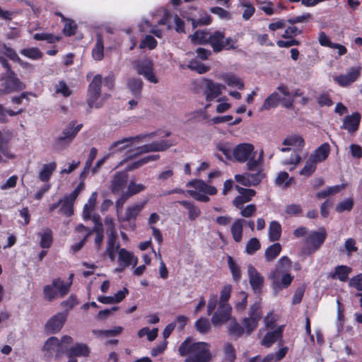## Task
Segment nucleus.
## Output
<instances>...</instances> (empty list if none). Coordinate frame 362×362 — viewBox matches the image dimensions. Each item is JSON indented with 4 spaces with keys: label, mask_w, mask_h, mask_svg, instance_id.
I'll return each instance as SVG.
<instances>
[{
    "label": "nucleus",
    "mask_w": 362,
    "mask_h": 362,
    "mask_svg": "<svg viewBox=\"0 0 362 362\" xmlns=\"http://www.w3.org/2000/svg\"><path fill=\"white\" fill-rule=\"evenodd\" d=\"M67 318V314L58 313L52 316L45 324V329L47 333H58L64 325Z\"/></svg>",
    "instance_id": "nucleus-15"
},
{
    "label": "nucleus",
    "mask_w": 362,
    "mask_h": 362,
    "mask_svg": "<svg viewBox=\"0 0 362 362\" xmlns=\"http://www.w3.org/2000/svg\"><path fill=\"white\" fill-rule=\"evenodd\" d=\"M330 153V146L328 143H324L317 148L310 158L316 163L325 160Z\"/></svg>",
    "instance_id": "nucleus-23"
},
{
    "label": "nucleus",
    "mask_w": 362,
    "mask_h": 362,
    "mask_svg": "<svg viewBox=\"0 0 362 362\" xmlns=\"http://www.w3.org/2000/svg\"><path fill=\"white\" fill-rule=\"evenodd\" d=\"M302 34V30L298 29L296 26L292 25L288 26L285 30L281 37L284 39L293 38L294 37Z\"/></svg>",
    "instance_id": "nucleus-60"
},
{
    "label": "nucleus",
    "mask_w": 362,
    "mask_h": 362,
    "mask_svg": "<svg viewBox=\"0 0 362 362\" xmlns=\"http://www.w3.org/2000/svg\"><path fill=\"white\" fill-rule=\"evenodd\" d=\"M228 334L235 339L240 338L245 333V329L235 319H233L228 327Z\"/></svg>",
    "instance_id": "nucleus-43"
},
{
    "label": "nucleus",
    "mask_w": 362,
    "mask_h": 362,
    "mask_svg": "<svg viewBox=\"0 0 362 362\" xmlns=\"http://www.w3.org/2000/svg\"><path fill=\"white\" fill-rule=\"evenodd\" d=\"M361 119V115L358 112H354L351 115H347L344 119L341 128L347 130L349 133H354L359 127Z\"/></svg>",
    "instance_id": "nucleus-22"
},
{
    "label": "nucleus",
    "mask_w": 362,
    "mask_h": 362,
    "mask_svg": "<svg viewBox=\"0 0 362 362\" xmlns=\"http://www.w3.org/2000/svg\"><path fill=\"white\" fill-rule=\"evenodd\" d=\"M281 246L279 243H275L269 246L264 252V257L267 262L274 261L280 254Z\"/></svg>",
    "instance_id": "nucleus-39"
},
{
    "label": "nucleus",
    "mask_w": 362,
    "mask_h": 362,
    "mask_svg": "<svg viewBox=\"0 0 362 362\" xmlns=\"http://www.w3.org/2000/svg\"><path fill=\"white\" fill-rule=\"evenodd\" d=\"M158 45L157 40L151 35H147L141 41L139 44V48L144 49L147 47L148 49L152 50L154 49Z\"/></svg>",
    "instance_id": "nucleus-50"
},
{
    "label": "nucleus",
    "mask_w": 362,
    "mask_h": 362,
    "mask_svg": "<svg viewBox=\"0 0 362 362\" xmlns=\"http://www.w3.org/2000/svg\"><path fill=\"white\" fill-rule=\"evenodd\" d=\"M236 359L235 349L230 343H227L224 346V361L235 362Z\"/></svg>",
    "instance_id": "nucleus-49"
},
{
    "label": "nucleus",
    "mask_w": 362,
    "mask_h": 362,
    "mask_svg": "<svg viewBox=\"0 0 362 362\" xmlns=\"http://www.w3.org/2000/svg\"><path fill=\"white\" fill-rule=\"evenodd\" d=\"M317 103L320 107H330L333 105V101L328 93H322L317 98Z\"/></svg>",
    "instance_id": "nucleus-62"
},
{
    "label": "nucleus",
    "mask_w": 362,
    "mask_h": 362,
    "mask_svg": "<svg viewBox=\"0 0 362 362\" xmlns=\"http://www.w3.org/2000/svg\"><path fill=\"white\" fill-rule=\"evenodd\" d=\"M25 111V108H19L17 110L6 109L3 105L0 104V123L6 124L8 122L7 115L10 117H14L22 114Z\"/></svg>",
    "instance_id": "nucleus-36"
},
{
    "label": "nucleus",
    "mask_w": 362,
    "mask_h": 362,
    "mask_svg": "<svg viewBox=\"0 0 362 362\" xmlns=\"http://www.w3.org/2000/svg\"><path fill=\"white\" fill-rule=\"evenodd\" d=\"M351 271V268L346 265H338L335 267L334 272L331 275V278L345 282L348 280Z\"/></svg>",
    "instance_id": "nucleus-29"
},
{
    "label": "nucleus",
    "mask_w": 362,
    "mask_h": 362,
    "mask_svg": "<svg viewBox=\"0 0 362 362\" xmlns=\"http://www.w3.org/2000/svg\"><path fill=\"white\" fill-rule=\"evenodd\" d=\"M56 168L57 163L54 161L47 164H43L42 169L39 173V179L42 182H48Z\"/></svg>",
    "instance_id": "nucleus-33"
},
{
    "label": "nucleus",
    "mask_w": 362,
    "mask_h": 362,
    "mask_svg": "<svg viewBox=\"0 0 362 362\" xmlns=\"http://www.w3.org/2000/svg\"><path fill=\"white\" fill-rule=\"evenodd\" d=\"M144 206V204H141L128 206L126 209L124 216L119 217V221L120 222H129L131 228L132 230H135L136 227L135 221L139 213L143 209Z\"/></svg>",
    "instance_id": "nucleus-20"
},
{
    "label": "nucleus",
    "mask_w": 362,
    "mask_h": 362,
    "mask_svg": "<svg viewBox=\"0 0 362 362\" xmlns=\"http://www.w3.org/2000/svg\"><path fill=\"white\" fill-rule=\"evenodd\" d=\"M232 308L230 305L218 304L217 310L213 314L211 321L214 326L226 323L231 317Z\"/></svg>",
    "instance_id": "nucleus-14"
},
{
    "label": "nucleus",
    "mask_w": 362,
    "mask_h": 362,
    "mask_svg": "<svg viewBox=\"0 0 362 362\" xmlns=\"http://www.w3.org/2000/svg\"><path fill=\"white\" fill-rule=\"evenodd\" d=\"M159 158H160V156L158 154L147 156L140 158L138 160L131 163L129 165H127V170H129V171L134 170L135 169H137V168L143 166L144 165H145L149 162L157 160Z\"/></svg>",
    "instance_id": "nucleus-37"
},
{
    "label": "nucleus",
    "mask_w": 362,
    "mask_h": 362,
    "mask_svg": "<svg viewBox=\"0 0 362 362\" xmlns=\"http://www.w3.org/2000/svg\"><path fill=\"white\" fill-rule=\"evenodd\" d=\"M128 180V175L124 171L117 172L111 182V191L113 194L122 192L126 187Z\"/></svg>",
    "instance_id": "nucleus-21"
},
{
    "label": "nucleus",
    "mask_w": 362,
    "mask_h": 362,
    "mask_svg": "<svg viewBox=\"0 0 362 362\" xmlns=\"http://www.w3.org/2000/svg\"><path fill=\"white\" fill-rule=\"evenodd\" d=\"M327 236V234L324 228L309 233L305 240V244L308 246L309 252L313 253L318 250L325 243Z\"/></svg>",
    "instance_id": "nucleus-12"
},
{
    "label": "nucleus",
    "mask_w": 362,
    "mask_h": 362,
    "mask_svg": "<svg viewBox=\"0 0 362 362\" xmlns=\"http://www.w3.org/2000/svg\"><path fill=\"white\" fill-rule=\"evenodd\" d=\"M283 335V327H279L276 329L268 332L261 341V344L264 347H270Z\"/></svg>",
    "instance_id": "nucleus-24"
},
{
    "label": "nucleus",
    "mask_w": 362,
    "mask_h": 362,
    "mask_svg": "<svg viewBox=\"0 0 362 362\" xmlns=\"http://www.w3.org/2000/svg\"><path fill=\"white\" fill-rule=\"evenodd\" d=\"M178 203L188 211V218L190 221L196 220L201 215V210L193 202L187 200L178 201Z\"/></svg>",
    "instance_id": "nucleus-31"
},
{
    "label": "nucleus",
    "mask_w": 362,
    "mask_h": 362,
    "mask_svg": "<svg viewBox=\"0 0 362 362\" xmlns=\"http://www.w3.org/2000/svg\"><path fill=\"white\" fill-rule=\"evenodd\" d=\"M20 53L33 60L40 59L43 57L42 52L37 47L25 48L21 49Z\"/></svg>",
    "instance_id": "nucleus-46"
},
{
    "label": "nucleus",
    "mask_w": 362,
    "mask_h": 362,
    "mask_svg": "<svg viewBox=\"0 0 362 362\" xmlns=\"http://www.w3.org/2000/svg\"><path fill=\"white\" fill-rule=\"evenodd\" d=\"M281 101L279 93L274 92L270 94L264 101L262 105L259 108V111L269 110L272 108H276Z\"/></svg>",
    "instance_id": "nucleus-32"
},
{
    "label": "nucleus",
    "mask_w": 362,
    "mask_h": 362,
    "mask_svg": "<svg viewBox=\"0 0 362 362\" xmlns=\"http://www.w3.org/2000/svg\"><path fill=\"white\" fill-rule=\"evenodd\" d=\"M134 67L138 74L144 76L151 83H157L158 82L154 74L153 64L151 59L146 58L136 60L134 62Z\"/></svg>",
    "instance_id": "nucleus-11"
},
{
    "label": "nucleus",
    "mask_w": 362,
    "mask_h": 362,
    "mask_svg": "<svg viewBox=\"0 0 362 362\" xmlns=\"http://www.w3.org/2000/svg\"><path fill=\"white\" fill-rule=\"evenodd\" d=\"M66 23H65L63 28V33L64 35L71 37L76 34V31L77 30V25L73 20L66 19L65 20Z\"/></svg>",
    "instance_id": "nucleus-57"
},
{
    "label": "nucleus",
    "mask_w": 362,
    "mask_h": 362,
    "mask_svg": "<svg viewBox=\"0 0 362 362\" xmlns=\"http://www.w3.org/2000/svg\"><path fill=\"white\" fill-rule=\"evenodd\" d=\"M2 49L3 53L6 57L14 62H17L20 57L13 48L7 46L6 44H3Z\"/></svg>",
    "instance_id": "nucleus-63"
},
{
    "label": "nucleus",
    "mask_w": 362,
    "mask_h": 362,
    "mask_svg": "<svg viewBox=\"0 0 362 362\" xmlns=\"http://www.w3.org/2000/svg\"><path fill=\"white\" fill-rule=\"evenodd\" d=\"M247 274L252 290L255 294H260L264 286V277L252 264L248 265Z\"/></svg>",
    "instance_id": "nucleus-13"
},
{
    "label": "nucleus",
    "mask_w": 362,
    "mask_h": 362,
    "mask_svg": "<svg viewBox=\"0 0 362 362\" xmlns=\"http://www.w3.org/2000/svg\"><path fill=\"white\" fill-rule=\"evenodd\" d=\"M291 259L286 256L281 257L269 275L274 291L278 292L287 288L291 284L294 276L291 274Z\"/></svg>",
    "instance_id": "nucleus-2"
},
{
    "label": "nucleus",
    "mask_w": 362,
    "mask_h": 362,
    "mask_svg": "<svg viewBox=\"0 0 362 362\" xmlns=\"http://www.w3.org/2000/svg\"><path fill=\"white\" fill-rule=\"evenodd\" d=\"M240 6L243 8V18L245 21L249 20L255 12V8L247 0H240Z\"/></svg>",
    "instance_id": "nucleus-47"
},
{
    "label": "nucleus",
    "mask_w": 362,
    "mask_h": 362,
    "mask_svg": "<svg viewBox=\"0 0 362 362\" xmlns=\"http://www.w3.org/2000/svg\"><path fill=\"white\" fill-rule=\"evenodd\" d=\"M316 165L317 163L309 157L300 174L307 177L310 176L315 171Z\"/></svg>",
    "instance_id": "nucleus-54"
},
{
    "label": "nucleus",
    "mask_w": 362,
    "mask_h": 362,
    "mask_svg": "<svg viewBox=\"0 0 362 362\" xmlns=\"http://www.w3.org/2000/svg\"><path fill=\"white\" fill-rule=\"evenodd\" d=\"M349 286L362 291V274H358L352 277L349 281Z\"/></svg>",
    "instance_id": "nucleus-64"
},
{
    "label": "nucleus",
    "mask_w": 362,
    "mask_h": 362,
    "mask_svg": "<svg viewBox=\"0 0 362 362\" xmlns=\"http://www.w3.org/2000/svg\"><path fill=\"white\" fill-rule=\"evenodd\" d=\"M123 327H116L112 329H93L92 333L96 337H115L122 333Z\"/></svg>",
    "instance_id": "nucleus-44"
},
{
    "label": "nucleus",
    "mask_w": 362,
    "mask_h": 362,
    "mask_svg": "<svg viewBox=\"0 0 362 362\" xmlns=\"http://www.w3.org/2000/svg\"><path fill=\"white\" fill-rule=\"evenodd\" d=\"M244 222L245 221L243 219H237L233 223L230 227V232L233 235V238L236 243H240L242 240Z\"/></svg>",
    "instance_id": "nucleus-35"
},
{
    "label": "nucleus",
    "mask_w": 362,
    "mask_h": 362,
    "mask_svg": "<svg viewBox=\"0 0 362 362\" xmlns=\"http://www.w3.org/2000/svg\"><path fill=\"white\" fill-rule=\"evenodd\" d=\"M192 43L194 45H209L211 47L213 52L218 53L224 50V31L214 30L209 29L197 30L192 35H189Z\"/></svg>",
    "instance_id": "nucleus-3"
},
{
    "label": "nucleus",
    "mask_w": 362,
    "mask_h": 362,
    "mask_svg": "<svg viewBox=\"0 0 362 362\" xmlns=\"http://www.w3.org/2000/svg\"><path fill=\"white\" fill-rule=\"evenodd\" d=\"M67 351L70 356L88 357L90 354V348L84 343H76L71 346Z\"/></svg>",
    "instance_id": "nucleus-25"
},
{
    "label": "nucleus",
    "mask_w": 362,
    "mask_h": 362,
    "mask_svg": "<svg viewBox=\"0 0 362 362\" xmlns=\"http://www.w3.org/2000/svg\"><path fill=\"white\" fill-rule=\"evenodd\" d=\"M227 262L233 281L235 283H238L242 277V272L240 266L235 262L233 258L230 255H228L227 257Z\"/></svg>",
    "instance_id": "nucleus-34"
},
{
    "label": "nucleus",
    "mask_w": 362,
    "mask_h": 362,
    "mask_svg": "<svg viewBox=\"0 0 362 362\" xmlns=\"http://www.w3.org/2000/svg\"><path fill=\"white\" fill-rule=\"evenodd\" d=\"M156 135L155 132H152L150 134H139L136 136H130L124 138L121 140H118L117 141H115L112 144V145L109 148V151L111 153H115L117 151H121L122 150L126 149L131 144L132 141L139 140V139H144L146 137H153Z\"/></svg>",
    "instance_id": "nucleus-16"
},
{
    "label": "nucleus",
    "mask_w": 362,
    "mask_h": 362,
    "mask_svg": "<svg viewBox=\"0 0 362 362\" xmlns=\"http://www.w3.org/2000/svg\"><path fill=\"white\" fill-rule=\"evenodd\" d=\"M254 151V146L248 143L237 145L233 149V156L239 163H244L249 160Z\"/></svg>",
    "instance_id": "nucleus-19"
},
{
    "label": "nucleus",
    "mask_w": 362,
    "mask_h": 362,
    "mask_svg": "<svg viewBox=\"0 0 362 362\" xmlns=\"http://www.w3.org/2000/svg\"><path fill=\"white\" fill-rule=\"evenodd\" d=\"M62 349V344L60 340L57 337H49L43 346V350L47 351H56L59 352Z\"/></svg>",
    "instance_id": "nucleus-45"
},
{
    "label": "nucleus",
    "mask_w": 362,
    "mask_h": 362,
    "mask_svg": "<svg viewBox=\"0 0 362 362\" xmlns=\"http://www.w3.org/2000/svg\"><path fill=\"white\" fill-rule=\"evenodd\" d=\"M134 254L132 252L128 251L125 248H120L118 250V262L121 269L117 270L119 272L123 271L124 268H127L132 265L133 262Z\"/></svg>",
    "instance_id": "nucleus-26"
},
{
    "label": "nucleus",
    "mask_w": 362,
    "mask_h": 362,
    "mask_svg": "<svg viewBox=\"0 0 362 362\" xmlns=\"http://www.w3.org/2000/svg\"><path fill=\"white\" fill-rule=\"evenodd\" d=\"M260 247L261 245L259 240L257 238H252L247 243L245 252L248 255H252L255 254L257 250H259Z\"/></svg>",
    "instance_id": "nucleus-52"
},
{
    "label": "nucleus",
    "mask_w": 362,
    "mask_h": 362,
    "mask_svg": "<svg viewBox=\"0 0 362 362\" xmlns=\"http://www.w3.org/2000/svg\"><path fill=\"white\" fill-rule=\"evenodd\" d=\"M249 192H244L243 194L236 196L233 201V206L237 209H243L244 204L250 202L252 197L256 194L255 189H250Z\"/></svg>",
    "instance_id": "nucleus-30"
},
{
    "label": "nucleus",
    "mask_w": 362,
    "mask_h": 362,
    "mask_svg": "<svg viewBox=\"0 0 362 362\" xmlns=\"http://www.w3.org/2000/svg\"><path fill=\"white\" fill-rule=\"evenodd\" d=\"M354 200L351 198L346 199L339 202L336 206V211L339 213L350 211L354 207Z\"/></svg>",
    "instance_id": "nucleus-58"
},
{
    "label": "nucleus",
    "mask_w": 362,
    "mask_h": 362,
    "mask_svg": "<svg viewBox=\"0 0 362 362\" xmlns=\"http://www.w3.org/2000/svg\"><path fill=\"white\" fill-rule=\"evenodd\" d=\"M361 67H352L351 70L346 74H340L334 77V80L339 86L341 87H347L355 82L361 76Z\"/></svg>",
    "instance_id": "nucleus-18"
},
{
    "label": "nucleus",
    "mask_w": 362,
    "mask_h": 362,
    "mask_svg": "<svg viewBox=\"0 0 362 362\" xmlns=\"http://www.w3.org/2000/svg\"><path fill=\"white\" fill-rule=\"evenodd\" d=\"M1 80L3 81L1 86L4 93L19 92L26 88L25 84L18 78L14 71L5 73L2 76Z\"/></svg>",
    "instance_id": "nucleus-10"
},
{
    "label": "nucleus",
    "mask_w": 362,
    "mask_h": 362,
    "mask_svg": "<svg viewBox=\"0 0 362 362\" xmlns=\"http://www.w3.org/2000/svg\"><path fill=\"white\" fill-rule=\"evenodd\" d=\"M91 54L95 61H101L104 58V41L103 36L99 33L96 35V42Z\"/></svg>",
    "instance_id": "nucleus-28"
},
{
    "label": "nucleus",
    "mask_w": 362,
    "mask_h": 362,
    "mask_svg": "<svg viewBox=\"0 0 362 362\" xmlns=\"http://www.w3.org/2000/svg\"><path fill=\"white\" fill-rule=\"evenodd\" d=\"M204 81L205 88L204 94L206 97V100L209 103L218 98L222 93V90L226 88L224 85L214 83L211 79L205 78Z\"/></svg>",
    "instance_id": "nucleus-17"
},
{
    "label": "nucleus",
    "mask_w": 362,
    "mask_h": 362,
    "mask_svg": "<svg viewBox=\"0 0 362 362\" xmlns=\"http://www.w3.org/2000/svg\"><path fill=\"white\" fill-rule=\"evenodd\" d=\"M103 84V77L100 74H96L89 83L87 90L86 103L88 106V112H90L92 108H100L103 105V100L109 97L110 94L105 93L103 98L99 100L101 96V88Z\"/></svg>",
    "instance_id": "nucleus-4"
},
{
    "label": "nucleus",
    "mask_w": 362,
    "mask_h": 362,
    "mask_svg": "<svg viewBox=\"0 0 362 362\" xmlns=\"http://www.w3.org/2000/svg\"><path fill=\"white\" fill-rule=\"evenodd\" d=\"M145 189V186L142 184H136L134 181H131L127 187V193L129 197L136 194Z\"/></svg>",
    "instance_id": "nucleus-61"
},
{
    "label": "nucleus",
    "mask_w": 362,
    "mask_h": 362,
    "mask_svg": "<svg viewBox=\"0 0 362 362\" xmlns=\"http://www.w3.org/2000/svg\"><path fill=\"white\" fill-rule=\"evenodd\" d=\"M195 328L201 334L207 333L211 329V325L208 319L205 317H199L195 322Z\"/></svg>",
    "instance_id": "nucleus-48"
},
{
    "label": "nucleus",
    "mask_w": 362,
    "mask_h": 362,
    "mask_svg": "<svg viewBox=\"0 0 362 362\" xmlns=\"http://www.w3.org/2000/svg\"><path fill=\"white\" fill-rule=\"evenodd\" d=\"M127 87L136 98H139L143 88V82L140 78H132L127 82Z\"/></svg>",
    "instance_id": "nucleus-41"
},
{
    "label": "nucleus",
    "mask_w": 362,
    "mask_h": 362,
    "mask_svg": "<svg viewBox=\"0 0 362 362\" xmlns=\"http://www.w3.org/2000/svg\"><path fill=\"white\" fill-rule=\"evenodd\" d=\"M74 274H71L69 279H71ZM72 280L70 282H65L60 278L54 279L51 284L45 285L43 287V297L48 302L53 301L59 295V297H64L69 291Z\"/></svg>",
    "instance_id": "nucleus-5"
},
{
    "label": "nucleus",
    "mask_w": 362,
    "mask_h": 362,
    "mask_svg": "<svg viewBox=\"0 0 362 362\" xmlns=\"http://www.w3.org/2000/svg\"><path fill=\"white\" fill-rule=\"evenodd\" d=\"M76 124V121H71L63 129L62 135L55 139L54 146L56 150L63 149L72 142L83 127L82 124Z\"/></svg>",
    "instance_id": "nucleus-6"
},
{
    "label": "nucleus",
    "mask_w": 362,
    "mask_h": 362,
    "mask_svg": "<svg viewBox=\"0 0 362 362\" xmlns=\"http://www.w3.org/2000/svg\"><path fill=\"white\" fill-rule=\"evenodd\" d=\"M74 202L75 200L69 196H64L63 199H61V206L59 210V213L66 217H70L74 215Z\"/></svg>",
    "instance_id": "nucleus-27"
},
{
    "label": "nucleus",
    "mask_w": 362,
    "mask_h": 362,
    "mask_svg": "<svg viewBox=\"0 0 362 362\" xmlns=\"http://www.w3.org/2000/svg\"><path fill=\"white\" fill-rule=\"evenodd\" d=\"M262 312L259 302L253 303L249 310V316L242 320V323L247 335H250L257 327L262 319Z\"/></svg>",
    "instance_id": "nucleus-8"
},
{
    "label": "nucleus",
    "mask_w": 362,
    "mask_h": 362,
    "mask_svg": "<svg viewBox=\"0 0 362 362\" xmlns=\"http://www.w3.org/2000/svg\"><path fill=\"white\" fill-rule=\"evenodd\" d=\"M231 291H232L231 285H230V284L225 285L221 291L218 304L223 303L224 305H230L228 303V300L230 298Z\"/></svg>",
    "instance_id": "nucleus-53"
},
{
    "label": "nucleus",
    "mask_w": 362,
    "mask_h": 362,
    "mask_svg": "<svg viewBox=\"0 0 362 362\" xmlns=\"http://www.w3.org/2000/svg\"><path fill=\"white\" fill-rule=\"evenodd\" d=\"M105 226H107V245L106 247V252L108 255L109 259L111 261L115 259L117 252L119 250V243H117V233L115 228V224L112 220L105 219Z\"/></svg>",
    "instance_id": "nucleus-9"
},
{
    "label": "nucleus",
    "mask_w": 362,
    "mask_h": 362,
    "mask_svg": "<svg viewBox=\"0 0 362 362\" xmlns=\"http://www.w3.org/2000/svg\"><path fill=\"white\" fill-rule=\"evenodd\" d=\"M222 79L230 87H236L239 90H243L245 85L243 81L235 74H226L222 76Z\"/></svg>",
    "instance_id": "nucleus-38"
},
{
    "label": "nucleus",
    "mask_w": 362,
    "mask_h": 362,
    "mask_svg": "<svg viewBox=\"0 0 362 362\" xmlns=\"http://www.w3.org/2000/svg\"><path fill=\"white\" fill-rule=\"evenodd\" d=\"M40 236V246L42 248H49L53 243L52 231L49 228L45 229L42 233L39 234Z\"/></svg>",
    "instance_id": "nucleus-42"
},
{
    "label": "nucleus",
    "mask_w": 362,
    "mask_h": 362,
    "mask_svg": "<svg viewBox=\"0 0 362 362\" xmlns=\"http://www.w3.org/2000/svg\"><path fill=\"white\" fill-rule=\"evenodd\" d=\"M265 177L266 174L264 173L262 169L255 173H249V179L251 186L258 185Z\"/></svg>",
    "instance_id": "nucleus-59"
},
{
    "label": "nucleus",
    "mask_w": 362,
    "mask_h": 362,
    "mask_svg": "<svg viewBox=\"0 0 362 362\" xmlns=\"http://www.w3.org/2000/svg\"><path fill=\"white\" fill-rule=\"evenodd\" d=\"M281 226L276 221H272L269 227V238L270 241L275 242L280 239L281 235Z\"/></svg>",
    "instance_id": "nucleus-40"
},
{
    "label": "nucleus",
    "mask_w": 362,
    "mask_h": 362,
    "mask_svg": "<svg viewBox=\"0 0 362 362\" xmlns=\"http://www.w3.org/2000/svg\"><path fill=\"white\" fill-rule=\"evenodd\" d=\"M76 230L78 232H95L96 234H103V227L101 221H96L95 226L92 230H90L86 226H83V224H80L76 227Z\"/></svg>",
    "instance_id": "nucleus-55"
},
{
    "label": "nucleus",
    "mask_w": 362,
    "mask_h": 362,
    "mask_svg": "<svg viewBox=\"0 0 362 362\" xmlns=\"http://www.w3.org/2000/svg\"><path fill=\"white\" fill-rule=\"evenodd\" d=\"M282 144L285 146H297L298 147H303L305 141L303 138L300 136L294 135L286 138Z\"/></svg>",
    "instance_id": "nucleus-51"
},
{
    "label": "nucleus",
    "mask_w": 362,
    "mask_h": 362,
    "mask_svg": "<svg viewBox=\"0 0 362 362\" xmlns=\"http://www.w3.org/2000/svg\"><path fill=\"white\" fill-rule=\"evenodd\" d=\"M173 144L168 140L153 141L151 144H144L135 148L133 151L128 152L127 159H133L139 156L150 152L164 151L168 149Z\"/></svg>",
    "instance_id": "nucleus-7"
},
{
    "label": "nucleus",
    "mask_w": 362,
    "mask_h": 362,
    "mask_svg": "<svg viewBox=\"0 0 362 362\" xmlns=\"http://www.w3.org/2000/svg\"><path fill=\"white\" fill-rule=\"evenodd\" d=\"M293 177H289L288 173L285 171L280 172L276 178V184L278 185H285L286 187L291 185L293 182Z\"/></svg>",
    "instance_id": "nucleus-56"
},
{
    "label": "nucleus",
    "mask_w": 362,
    "mask_h": 362,
    "mask_svg": "<svg viewBox=\"0 0 362 362\" xmlns=\"http://www.w3.org/2000/svg\"><path fill=\"white\" fill-rule=\"evenodd\" d=\"M208 343H191L188 337L180 345L178 351L180 356H187L185 362H209L211 358Z\"/></svg>",
    "instance_id": "nucleus-1"
}]
</instances>
